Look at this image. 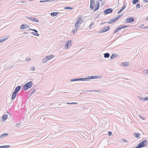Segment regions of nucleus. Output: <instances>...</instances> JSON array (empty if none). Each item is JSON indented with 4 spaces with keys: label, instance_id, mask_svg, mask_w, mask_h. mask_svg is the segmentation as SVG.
I'll use <instances>...</instances> for the list:
<instances>
[{
    "label": "nucleus",
    "instance_id": "1",
    "mask_svg": "<svg viewBox=\"0 0 148 148\" xmlns=\"http://www.w3.org/2000/svg\"><path fill=\"white\" fill-rule=\"evenodd\" d=\"M33 85L32 82V81H30L25 84L23 86V88L25 90H26L28 88H31Z\"/></svg>",
    "mask_w": 148,
    "mask_h": 148
},
{
    "label": "nucleus",
    "instance_id": "2",
    "mask_svg": "<svg viewBox=\"0 0 148 148\" xmlns=\"http://www.w3.org/2000/svg\"><path fill=\"white\" fill-rule=\"evenodd\" d=\"M148 141L147 140H145L140 143L138 145L140 148L146 147L147 146V144Z\"/></svg>",
    "mask_w": 148,
    "mask_h": 148
},
{
    "label": "nucleus",
    "instance_id": "3",
    "mask_svg": "<svg viewBox=\"0 0 148 148\" xmlns=\"http://www.w3.org/2000/svg\"><path fill=\"white\" fill-rule=\"evenodd\" d=\"M72 41L71 40H69L67 42L65 46V48L67 49H69L72 45Z\"/></svg>",
    "mask_w": 148,
    "mask_h": 148
},
{
    "label": "nucleus",
    "instance_id": "4",
    "mask_svg": "<svg viewBox=\"0 0 148 148\" xmlns=\"http://www.w3.org/2000/svg\"><path fill=\"white\" fill-rule=\"evenodd\" d=\"M113 11V10L111 8L106 9L104 10L103 12L105 14H107L109 13H112Z\"/></svg>",
    "mask_w": 148,
    "mask_h": 148
},
{
    "label": "nucleus",
    "instance_id": "5",
    "mask_svg": "<svg viewBox=\"0 0 148 148\" xmlns=\"http://www.w3.org/2000/svg\"><path fill=\"white\" fill-rule=\"evenodd\" d=\"M86 78H77V79H71L70 81L71 82H73L78 81H86L87 79Z\"/></svg>",
    "mask_w": 148,
    "mask_h": 148
},
{
    "label": "nucleus",
    "instance_id": "6",
    "mask_svg": "<svg viewBox=\"0 0 148 148\" xmlns=\"http://www.w3.org/2000/svg\"><path fill=\"white\" fill-rule=\"evenodd\" d=\"M79 20L77 21V22L75 23V27H78V25H80L82 23V20L80 18H78Z\"/></svg>",
    "mask_w": 148,
    "mask_h": 148
},
{
    "label": "nucleus",
    "instance_id": "7",
    "mask_svg": "<svg viewBox=\"0 0 148 148\" xmlns=\"http://www.w3.org/2000/svg\"><path fill=\"white\" fill-rule=\"evenodd\" d=\"M29 26L27 25L22 24V25L20 28L21 29H25L27 28H29Z\"/></svg>",
    "mask_w": 148,
    "mask_h": 148
},
{
    "label": "nucleus",
    "instance_id": "8",
    "mask_svg": "<svg viewBox=\"0 0 148 148\" xmlns=\"http://www.w3.org/2000/svg\"><path fill=\"white\" fill-rule=\"evenodd\" d=\"M134 18H127L125 20V22L126 23H130L134 21Z\"/></svg>",
    "mask_w": 148,
    "mask_h": 148
},
{
    "label": "nucleus",
    "instance_id": "9",
    "mask_svg": "<svg viewBox=\"0 0 148 148\" xmlns=\"http://www.w3.org/2000/svg\"><path fill=\"white\" fill-rule=\"evenodd\" d=\"M129 65L128 62H122L121 64V66L124 67H127Z\"/></svg>",
    "mask_w": 148,
    "mask_h": 148
},
{
    "label": "nucleus",
    "instance_id": "10",
    "mask_svg": "<svg viewBox=\"0 0 148 148\" xmlns=\"http://www.w3.org/2000/svg\"><path fill=\"white\" fill-rule=\"evenodd\" d=\"M127 27V26L121 25L119 26V27H118L117 28V29H118V31H119L121 29H122L123 28L126 27Z\"/></svg>",
    "mask_w": 148,
    "mask_h": 148
},
{
    "label": "nucleus",
    "instance_id": "11",
    "mask_svg": "<svg viewBox=\"0 0 148 148\" xmlns=\"http://www.w3.org/2000/svg\"><path fill=\"white\" fill-rule=\"evenodd\" d=\"M110 29V27L109 26L106 27L102 30L101 32V33L104 32L109 30Z\"/></svg>",
    "mask_w": 148,
    "mask_h": 148
},
{
    "label": "nucleus",
    "instance_id": "12",
    "mask_svg": "<svg viewBox=\"0 0 148 148\" xmlns=\"http://www.w3.org/2000/svg\"><path fill=\"white\" fill-rule=\"evenodd\" d=\"M21 88L20 86H17L14 92L17 93L20 90Z\"/></svg>",
    "mask_w": 148,
    "mask_h": 148
},
{
    "label": "nucleus",
    "instance_id": "13",
    "mask_svg": "<svg viewBox=\"0 0 148 148\" xmlns=\"http://www.w3.org/2000/svg\"><path fill=\"white\" fill-rule=\"evenodd\" d=\"M100 6V4L99 2H98L97 4L95 5V7L94 11H96L99 8Z\"/></svg>",
    "mask_w": 148,
    "mask_h": 148
},
{
    "label": "nucleus",
    "instance_id": "14",
    "mask_svg": "<svg viewBox=\"0 0 148 148\" xmlns=\"http://www.w3.org/2000/svg\"><path fill=\"white\" fill-rule=\"evenodd\" d=\"M133 135L135 137L138 138L140 137V134L139 133H134L133 134Z\"/></svg>",
    "mask_w": 148,
    "mask_h": 148
},
{
    "label": "nucleus",
    "instance_id": "15",
    "mask_svg": "<svg viewBox=\"0 0 148 148\" xmlns=\"http://www.w3.org/2000/svg\"><path fill=\"white\" fill-rule=\"evenodd\" d=\"M46 57L47 58V59L48 60H50L51 59L53 58H54V56L53 55H52L47 56H46Z\"/></svg>",
    "mask_w": 148,
    "mask_h": 148
},
{
    "label": "nucleus",
    "instance_id": "16",
    "mask_svg": "<svg viewBox=\"0 0 148 148\" xmlns=\"http://www.w3.org/2000/svg\"><path fill=\"white\" fill-rule=\"evenodd\" d=\"M99 77L97 76H92L90 77H89L88 78H87V79H97L99 78Z\"/></svg>",
    "mask_w": 148,
    "mask_h": 148
},
{
    "label": "nucleus",
    "instance_id": "17",
    "mask_svg": "<svg viewBox=\"0 0 148 148\" xmlns=\"http://www.w3.org/2000/svg\"><path fill=\"white\" fill-rule=\"evenodd\" d=\"M58 14V12H53L51 14V16H55L57 15Z\"/></svg>",
    "mask_w": 148,
    "mask_h": 148
},
{
    "label": "nucleus",
    "instance_id": "18",
    "mask_svg": "<svg viewBox=\"0 0 148 148\" xmlns=\"http://www.w3.org/2000/svg\"><path fill=\"white\" fill-rule=\"evenodd\" d=\"M16 94L17 93L14 92L12 93V100L15 97L16 95Z\"/></svg>",
    "mask_w": 148,
    "mask_h": 148
},
{
    "label": "nucleus",
    "instance_id": "19",
    "mask_svg": "<svg viewBox=\"0 0 148 148\" xmlns=\"http://www.w3.org/2000/svg\"><path fill=\"white\" fill-rule=\"evenodd\" d=\"M48 61V60L47 59L46 57H45L43 58L42 60V63H45Z\"/></svg>",
    "mask_w": 148,
    "mask_h": 148
},
{
    "label": "nucleus",
    "instance_id": "20",
    "mask_svg": "<svg viewBox=\"0 0 148 148\" xmlns=\"http://www.w3.org/2000/svg\"><path fill=\"white\" fill-rule=\"evenodd\" d=\"M8 117V115L7 114H4L2 116V118L3 119H4V120H5Z\"/></svg>",
    "mask_w": 148,
    "mask_h": 148
},
{
    "label": "nucleus",
    "instance_id": "21",
    "mask_svg": "<svg viewBox=\"0 0 148 148\" xmlns=\"http://www.w3.org/2000/svg\"><path fill=\"white\" fill-rule=\"evenodd\" d=\"M104 56L105 58H108L110 56V54L108 53H106L104 54Z\"/></svg>",
    "mask_w": 148,
    "mask_h": 148
},
{
    "label": "nucleus",
    "instance_id": "22",
    "mask_svg": "<svg viewBox=\"0 0 148 148\" xmlns=\"http://www.w3.org/2000/svg\"><path fill=\"white\" fill-rule=\"evenodd\" d=\"M78 27H76V28L75 29H74L73 30H72L71 31V33H73V34H74L75 33H76L77 31Z\"/></svg>",
    "mask_w": 148,
    "mask_h": 148
},
{
    "label": "nucleus",
    "instance_id": "23",
    "mask_svg": "<svg viewBox=\"0 0 148 148\" xmlns=\"http://www.w3.org/2000/svg\"><path fill=\"white\" fill-rule=\"evenodd\" d=\"M115 21H114V18H113L111 20H109V21H108V23L109 24H110L111 23H113L114 22H115Z\"/></svg>",
    "mask_w": 148,
    "mask_h": 148
},
{
    "label": "nucleus",
    "instance_id": "24",
    "mask_svg": "<svg viewBox=\"0 0 148 148\" xmlns=\"http://www.w3.org/2000/svg\"><path fill=\"white\" fill-rule=\"evenodd\" d=\"M8 134L5 133V134H3L1 135L0 136V138L3 137H6L8 135Z\"/></svg>",
    "mask_w": 148,
    "mask_h": 148
},
{
    "label": "nucleus",
    "instance_id": "25",
    "mask_svg": "<svg viewBox=\"0 0 148 148\" xmlns=\"http://www.w3.org/2000/svg\"><path fill=\"white\" fill-rule=\"evenodd\" d=\"M10 145H4L2 146H0V148H8L10 147Z\"/></svg>",
    "mask_w": 148,
    "mask_h": 148
},
{
    "label": "nucleus",
    "instance_id": "26",
    "mask_svg": "<svg viewBox=\"0 0 148 148\" xmlns=\"http://www.w3.org/2000/svg\"><path fill=\"white\" fill-rule=\"evenodd\" d=\"M138 0H133L132 3L134 4H136L138 3Z\"/></svg>",
    "mask_w": 148,
    "mask_h": 148
},
{
    "label": "nucleus",
    "instance_id": "27",
    "mask_svg": "<svg viewBox=\"0 0 148 148\" xmlns=\"http://www.w3.org/2000/svg\"><path fill=\"white\" fill-rule=\"evenodd\" d=\"M94 7V4H90V8L91 10H92Z\"/></svg>",
    "mask_w": 148,
    "mask_h": 148
},
{
    "label": "nucleus",
    "instance_id": "28",
    "mask_svg": "<svg viewBox=\"0 0 148 148\" xmlns=\"http://www.w3.org/2000/svg\"><path fill=\"white\" fill-rule=\"evenodd\" d=\"M31 33L32 34V35H34V36H38L39 35V34H38V33H35V32H31Z\"/></svg>",
    "mask_w": 148,
    "mask_h": 148
},
{
    "label": "nucleus",
    "instance_id": "29",
    "mask_svg": "<svg viewBox=\"0 0 148 148\" xmlns=\"http://www.w3.org/2000/svg\"><path fill=\"white\" fill-rule=\"evenodd\" d=\"M116 57V54H113L110 57L111 59H113L114 58Z\"/></svg>",
    "mask_w": 148,
    "mask_h": 148
},
{
    "label": "nucleus",
    "instance_id": "30",
    "mask_svg": "<svg viewBox=\"0 0 148 148\" xmlns=\"http://www.w3.org/2000/svg\"><path fill=\"white\" fill-rule=\"evenodd\" d=\"M143 72L145 74H148V69L147 70L145 69L143 70Z\"/></svg>",
    "mask_w": 148,
    "mask_h": 148
},
{
    "label": "nucleus",
    "instance_id": "31",
    "mask_svg": "<svg viewBox=\"0 0 148 148\" xmlns=\"http://www.w3.org/2000/svg\"><path fill=\"white\" fill-rule=\"evenodd\" d=\"M50 2V0H46L45 1H40V3H43V2Z\"/></svg>",
    "mask_w": 148,
    "mask_h": 148
},
{
    "label": "nucleus",
    "instance_id": "32",
    "mask_svg": "<svg viewBox=\"0 0 148 148\" xmlns=\"http://www.w3.org/2000/svg\"><path fill=\"white\" fill-rule=\"evenodd\" d=\"M32 21L37 22L39 21V20L36 18H33Z\"/></svg>",
    "mask_w": 148,
    "mask_h": 148
},
{
    "label": "nucleus",
    "instance_id": "33",
    "mask_svg": "<svg viewBox=\"0 0 148 148\" xmlns=\"http://www.w3.org/2000/svg\"><path fill=\"white\" fill-rule=\"evenodd\" d=\"M126 5H127V3H126L125 4H124V5H123V7H122V9L123 10H124L126 8Z\"/></svg>",
    "mask_w": 148,
    "mask_h": 148
},
{
    "label": "nucleus",
    "instance_id": "34",
    "mask_svg": "<svg viewBox=\"0 0 148 148\" xmlns=\"http://www.w3.org/2000/svg\"><path fill=\"white\" fill-rule=\"evenodd\" d=\"M64 9L67 10H71L73 9V8L70 7H66L64 8Z\"/></svg>",
    "mask_w": 148,
    "mask_h": 148
},
{
    "label": "nucleus",
    "instance_id": "35",
    "mask_svg": "<svg viewBox=\"0 0 148 148\" xmlns=\"http://www.w3.org/2000/svg\"><path fill=\"white\" fill-rule=\"evenodd\" d=\"M35 70V67L34 66H32L30 68V70L31 71H34Z\"/></svg>",
    "mask_w": 148,
    "mask_h": 148
},
{
    "label": "nucleus",
    "instance_id": "36",
    "mask_svg": "<svg viewBox=\"0 0 148 148\" xmlns=\"http://www.w3.org/2000/svg\"><path fill=\"white\" fill-rule=\"evenodd\" d=\"M6 39H7V38H6V39L2 38L1 39H0V43L3 42Z\"/></svg>",
    "mask_w": 148,
    "mask_h": 148
},
{
    "label": "nucleus",
    "instance_id": "37",
    "mask_svg": "<svg viewBox=\"0 0 148 148\" xmlns=\"http://www.w3.org/2000/svg\"><path fill=\"white\" fill-rule=\"evenodd\" d=\"M138 98L139 100L143 101V98H142L140 96L138 97Z\"/></svg>",
    "mask_w": 148,
    "mask_h": 148
},
{
    "label": "nucleus",
    "instance_id": "38",
    "mask_svg": "<svg viewBox=\"0 0 148 148\" xmlns=\"http://www.w3.org/2000/svg\"><path fill=\"white\" fill-rule=\"evenodd\" d=\"M29 29L30 30H31L33 31L36 33H38V32L37 30H36L35 29H31V28H29Z\"/></svg>",
    "mask_w": 148,
    "mask_h": 148
},
{
    "label": "nucleus",
    "instance_id": "39",
    "mask_svg": "<svg viewBox=\"0 0 148 148\" xmlns=\"http://www.w3.org/2000/svg\"><path fill=\"white\" fill-rule=\"evenodd\" d=\"M140 4H137L136 5V8H139L140 7Z\"/></svg>",
    "mask_w": 148,
    "mask_h": 148
},
{
    "label": "nucleus",
    "instance_id": "40",
    "mask_svg": "<svg viewBox=\"0 0 148 148\" xmlns=\"http://www.w3.org/2000/svg\"><path fill=\"white\" fill-rule=\"evenodd\" d=\"M148 100V97H143V101Z\"/></svg>",
    "mask_w": 148,
    "mask_h": 148
},
{
    "label": "nucleus",
    "instance_id": "41",
    "mask_svg": "<svg viewBox=\"0 0 148 148\" xmlns=\"http://www.w3.org/2000/svg\"><path fill=\"white\" fill-rule=\"evenodd\" d=\"M95 0H90V4H94Z\"/></svg>",
    "mask_w": 148,
    "mask_h": 148
},
{
    "label": "nucleus",
    "instance_id": "42",
    "mask_svg": "<svg viewBox=\"0 0 148 148\" xmlns=\"http://www.w3.org/2000/svg\"><path fill=\"white\" fill-rule=\"evenodd\" d=\"M77 103L76 102H72V103H67V104H76Z\"/></svg>",
    "mask_w": 148,
    "mask_h": 148
},
{
    "label": "nucleus",
    "instance_id": "43",
    "mask_svg": "<svg viewBox=\"0 0 148 148\" xmlns=\"http://www.w3.org/2000/svg\"><path fill=\"white\" fill-rule=\"evenodd\" d=\"M139 117L141 119H143V120H145V118L143 117V116H142L140 115H139Z\"/></svg>",
    "mask_w": 148,
    "mask_h": 148
},
{
    "label": "nucleus",
    "instance_id": "44",
    "mask_svg": "<svg viewBox=\"0 0 148 148\" xmlns=\"http://www.w3.org/2000/svg\"><path fill=\"white\" fill-rule=\"evenodd\" d=\"M94 23H92L89 26V27H91L94 25Z\"/></svg>",
    "mask_w": 148,
    "mask_h": 148
},
{
    "label": "nucleus",
    "instance_id": "45",
    "mask_svg": "<svg viewBox=\"0 0 148 148\" xmlns=\"http://www.w3.org/2000/svg\"><path fill=\"white\" fill-rule=\"evenodd\" d=\"M31 90H32L31 93H32V94L34 92V91H35V89H31Z\"/></svg>",
    "mask_w": 148,
    "mask_h": 148
},
{
    "label": "nucleus",
    "instance_id": "46",
    "mask_svg": "<svg viewBox=\"0 0 148 148\" xmlns=\"http://www.w3.org/2000/svg\"><path fill=\"white\" fill-rule=\"evenodd\" d=\"M27 18H28L29 19V20H31V21H33V18H32V17H26Z\"/></svg>",
    "mask_w": 148,
    "mask_h": 148
},
{
    "label": "nucleus",
    "instance_id": "47",
    "mask_svg": "<svg viewBox=\"0 0 148 148\" xmlns=\"http://www.w3.org/2000/svg\"><path fill=\"white\" fill-rule=\"evenodd\" d=\"M123 10L121 8V10H120L117 13L118 14H119Z\"/></svg>",
    "mask_w": 148,
    "mask_h": 148
},
{
    "label": "nucleus",
    "instance_id": "48",
    "mask_svg": "<svg viewBox=\"0 0 148 148\" xmlns=\"http://www.w3.org/2000/svg\"><path fill=\"white\" fill-rule=\"evenodd\" d=\"M99 91V90H89V91L90 92H98V91Z\"/></svg>",
    "mask_w": 148,
    "mask_h": 148
},
{
    "label": "nucleus",
    "instance_id": "49",
    "mask_svg": "<svg viewBox=\"0 0 148 148\" xmlns=\"http://www.w3.org/2000/svg\"><path fill=\"white\" fill-rule=\"evenodd\" d=\"M108 134L110 136L111 135V134H112V133L110 131L108 132Z\"/></svg>",
    "mask_w": 148,
    "mask_h": 148
},
{
    "label": "nucleus",
    "instance_id": "50",
    "mask_svg": "<svg viewBox=\"0 0 148 148\" xmlns=\"http://www.w3.org/2000/svg\"><path fill=\"white\" fill-rule=\"evenodd\" d=\"M30 58H25V60L27 61H28L29 60H30Z\"/></svg>",
    "mask_w": 148,
    "mask_h": 148
},
{
    "label": "nucleus",
    "instance_id": "51",
    "mask_svg": "<svg viewBox=\"0 0 148 148\" xmlns=\"http://www.w3.org/2000/svg\"><path fill=\"white\" fill-rule=\"evenodd\" d=\"M114 21H116V20H117L118 19H119L117 17H116L114 18Z\"/></svg>",
    "mask_w": 148,
    "mask_h": 148
},
{
    "label": "nucleus",
    "instance_id": "52",
    "mask_svg": "<svg viewBox=\"0 0 148 148\" xmlns=\"http://www.w3.org/2000/svg\"><path fill=\"white\" fill-rule=\"evenodd\" d=\"M114 21H116V20H117L118 19H119L117 17H116L114 18Z\"/></svg>",
    "mask_w": 148,
    "mask_h": 148
},
{
    "label": "nucleus",
    "instance_id": "53",
    "mask_svg": "<svg viewBox=\"0 0 148 148\" xmlns=\"http://www.w3.org/2000/svg\"><path fill=\"white\" fill-rule=\"evenodd\" d=\"M118 29H117L116 28V30H115V31H114V33H116L117 32H118Z\"/></svg>",
    "mask_w": 148,
    "mask_h": 148
},
{
    "label": "nucleus",
    "instance_id": "54",
    "mask_svg": "<svg viewBox=\"0 0 148 148\" xmlns=\"http://www.w3.org/2000/svg\"><path fill=\"white\" fill-rule=\"evenodd\" d=\"M143 1L145 3H148V1L147 0H143Z\"/></svg>",
    "mask_w": 148,
    "mask_h": 148
},
{
    "label": "nucleus",
    "instance_id": "55",
    "mask_svg": "<svg viewBox=\"0 0 148 148\" xmlns=\"http://www.w3.org/2000/svg\"><path fill=\"white\" fill-rule=\"evenodd\" d=\"M122 140L124 142H126V143H127V141L125 139H123Z\"/></svg>",
    "mask_w": 148,
    "mask_h": 148
},
{
    "label": "nucleus",
    "instance_id": "56",
    "mask_svg": "<svg viewBox=\"0 0 148 148\" xmlns=\"http://www.w3.org/2000/svg\"><path fill=\"white\" fill-rule=\"evenodd\" d=\"M121 16V14L117 16L118 18H120Z\"/></svg>",
    "mask_w": 148,
    "mask_h": 148
},
{
    "label": "nucleus",
    "instance_id": "57",
    "mask_svg": "<svg viewBox=\"0 0 148 148\" xmlns=\"http://www.w3.org/2000/svg\"><path fill=\"white\" fill-rule=\"evenodd\" d=\"M20 125V124H16V126L17 127H19Z\"/></svg>",
    "mask_w": 148,
    "mask_h": 148
},
{
    "label": "nucleus",
    "instance_id": "58",
    "mask_svg": "<svg viewBox=\"0 0 148 148\" xmlns=\"http://www.w3.org/2000/svg\"><path fill=\"white\" fill-rule=\"evenodd\" d=\"M144 28H145V29H147V28H148V26L147 27H144Z\"/></svg>",
    "mask_w": 148,
    "mask_h": 148
},
{
    "label": "nucleus",
    "instance_id": "59",
    "mask_svg": "<svg viewBox=\"0 0 148 148\" xmlns=\"http://www.w3.org/2000/svg\"><path fill=\"white\" fill-rule=\"evenodd\" d=\"M24 3V2L23 1H21V3Z\"/></svg>",
    "mask_w": 148,
    "mask_h": 148
},
{
    "label": "nucleus",
    "instance_id": "60",
    "mask_svg": "<svg viewBox=\"0 0 148 148\" xmlns=\"http://www.w3.org/2000/svg\"><path fill=\"white\" fill-rule=\"evenodd\" d=\"M7 113H8V114H10V115H11V114L10 113H9V112H7Z\"/></svg>",
    "mask_w": 148,
    "mask_h": 148
},
{
    "label": "nucleus",
    "instance_id": "61",
    "mask_svg": "<svg viewBox=\"0 0 148 148\" xmlns=\"http://www.w3.org/2000/svg\"><path fill=\"white\" fill-rule=\"evenodd\" d=\"M24 34H26V33H26V32H24Z\"/></svg>",
    "mask_w": 148,
    "mask_h": 148
},
{
    "label": "nucleus",
    "instance_id": "62",
    "mask_svg": "<svg viewBox=\"0 0 148 148\" xmlns=\"http://www.w3.org/2000/svg\"><path fill=\"white\" fill-rule=\"evenodd\" d=\"M147 20H148V17L146 18Z\"/></svg>",
    "mask_w": 148,
    "mask_h": 148
},
{
    "label": "nucleus",
    "instance_id": "63",
    "mask_svg": "<svg viewBox=\"0 0 148 148\" xmlns=\"http://www.w3.org/2000/svg\"><path fill=\"white\" fill-rule=\"evenodd\" d=\"M13 66H12L11 67H12Z\"/></svg>",
    "mask_w": 148,
    "mask_h": 148
}]
</instances>
